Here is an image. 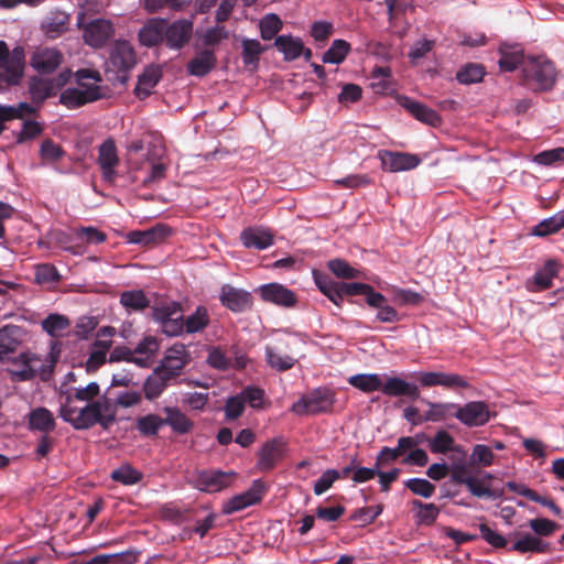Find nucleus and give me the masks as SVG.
<instances>
[{"mask_svg":"<svg viewBox=\"0 0 564 564\" xmlns=\"http://www.w3.org/2000/svg\"><path fill=\"white\" fill-rule=\"evenodd\" d=\"M58 414L62 420L75 430H88L96 424L108 430L116 421L117 405L108 397L86 403L83 408L72 405V399L65 398L61 403Z\"/></svg>","mask_w":564,"mask_h":564,"instance_id":"f257e3e1","label":"nucleus"},{"mask_svg":"<svg viewBox=\"0 0 564 564\" xmlns=\"http://www.w3.org/2000/svg\"><path fill=\"white\" fill-rule=\"evenodd\" d=\"M137 65V54L132 44L127 40H116L109 48L106 62V75L112 84L126 86L130 73Z\"/></svg>","mask_w":564,"mask_h":564,"instance_id":"f03ea898","label":"nucleus"},{"mask_svg":"<svg viewBox=\"0 0 564 564\" xmlns=\"http://www.w3.org/2000/svg\"><path fill=\"white\" fill-rule=\"evenodd\" d=\"M76 77L77 86L64 89L59 96V102L63 106L68 109H75L104 97L99 85L85 82L88 78L101 82V76L97 70L79 69L76 73Z\"/></svg>","mask_w":564,"mask_h":564,"instance_id":"7ed1b4c3","label":"nucleus"},{"mask_svg":"<svg viewBox=\"0 0 564 564\" xmlns=\"http://www.w3.org/2000/svg\"><path fill=\"white\" fill-rule=\"evenodd\" d=\"M302 344L303 340L299 336L291 335L267 345L264 348L265 362L278 372L292 369L302 357L297 355L299 346Z\"/></svg>","mask_w":564,"mask_h":564,"instance_id":"20e7f679","label":"nucleus"},{"mask_svg":"<svg viewBox=\"0 0 564 564\" xmlns=\"http://www.w3.org/2000/svg\"><path fill=\"white\" fill-rule=\"evenodd\" d=\"M25 53L22 46L9 50L4 41H0V90L20 83L24 74Z\"/></svg>","mask_w":564,"mask_h":564,"instance_id":"39448f33","label":"nucleus"},{"mask_svg":"<svg viewBox=\"0 0 564 564\" xmlns=\"http://www.w3.org/2000/svg\"><path fill=\"white\" fill-rule=\"evenodd\" d=\"M522 73L525 85L535 90H547L555 84L556 72L551 61L530 57L525 61Z\"/></svg>","mask_w":564,"mask_h":564,"instance_id":"423d86ee","label":"nucleus"},{"mask_svg":"<svg viewBox=\"0 0 564 564\" xmlns=\"http://www.w3.org/2000/svg\"><path fill=\"white\" fill-rule=\"evenodd\" d=\"M335 403V393L326 387H318L292 404L296 415H316L329 412Z\"/></svg>","mask_w":564,"mask_h":564,"instance_id":"0eeeda50","label":"nucleus"},{"mask_svg":"<svg viewBox=\"0 0 564 564\" xmlns=\"http://www.w3.org/2000/svg\"><path fill=\"white\" fill-rule=\"evenodd\" d=\"M234 476L235 473H226L220 469H203L193 473L189 482L199 491L215 494L228 488Z\"/></svg>","mask_w":564,"mask_h":564,"instance_id":"6e6552de","label":"nucleus"},{"mask_svg":"<svg viewBox=\"0 0 564 564\" xmlns=\"http://www.w3.org/2000/svg\"><path fill=\"white\" fill-rule=\"evenodd\" d=\"M153 317L166 336L176 337L184 333V317L180 304L172 303L155 307Z\"/></svg>","mask_w":564,"mask_h":564,"instance_id":"1a4fd4ad","label":"nucleus"},{"mask_svg":"<svg viewBox=\"0 0 564 564\" xmlns=\"http://www.w3.org/2000/svg\"><path fill=\"white\" fill-rule=\"evenodd\" d=\"M453 416L467 427H480L490 421L491 413L486 402L469 401L464 405L457 404Z\"/></svg>","mask_w":564,"mask_h":564,"instance_id":"9d476101","label":"nucleus"},{"mask_svg":"<svg viewBox=\"0 0 564 564\" xmlns=\"http://www.w3.org/2000/svg\"><path fill=\"white\" fill-rule=\"evenodd\" d=\"M268 490L267 485L261 479L252 481L251 486L243 492L238 494L227 500L223 506L224 514H232L250 506L260 502Z\"/></svg>","mask_w":564,"mask_h":564,"instance_id":"9b49d317","label":"nucleus"},{"mask_svg":"<svg viewBox=\"0 0 564 564\" xmlns=\"http://www.w3.org/2000/svg\"><path fill=\"white\" fill-rule=\"evenodd\" d=\"M419 383L423 388H432V387H443L446 389L469 388L468 380L452 372H441V371H419L414 373Z\"/></svg>","mask_w":564,"mask_h":564,"instance_id":"f8f14e48","label":"nucleus"},{"mask_svg":"<svg viewBox=\"0 0 564 564\" xmlns=\"http://www.w3.org/2000/svg\"><path fill=\"white\" fill-rule=\"evenodd\" d=\"M115 35V25L108 19H94L83 26L84 42L94 47L101 48Z\"/></svg>","mask_w":564,"mask_h":564,"instance_id":"ddd939ff","label":"nucleus"},{"mask_svg":"<svg viewBox=\"0 0 564 564\" xmlns=\"http://www.w3.org/2000/svg\"><path fill=\"white\" fill-rule=\"evenodd\" d=\"M194 22L192 18L175 20L172 23L165 21L164 43L170 50H181L192 39Z\"/></svg>","mask_w":564,"mask_h":564,"instance_id":"4468645a","label":"nucleus"},{"mask_svg":"<svg viewBox=\"0 0 564 564\" xmlns=\"http://www.w3.org/2000/svg\"><path fill=\"white\" fill-rule=\"evenodd\" d=\"M286 442L282 436L267 441L258 452L257 468L267 473L272 470L284 457Z\"/></svg>","mask_w":564,"mask_h":564,"instance_id":"2eb2a0df","label":"nucleus"},{"mask_svg":"<svg viewBox=\"0 0 564 564\" xmlns=\"http://www.w3.org/2000/svg\"><path fill=\"white\" fill-rule=\"evenodd\" d=\"M97 163L100 166L102 180L113 184L117 177L116 167L119 164V158L116 143L111 138H108L98 147Z\"/></svg>","mask_w":564,"mask_h":564,"instance_id":"dca6fc26","label":"nucleus"},{"mask_svg":"<svg viewBox=\"0 0 564 564\" xmlns=\"http://www.w3.org/2000/svg\"><path fill=\"white\" fill-rule=\"evenodd\" d=\"M220 303L234 313H242L251 308L253 300L250 292L225 284L219 293Z\"/></svg>","mask_w":564,"mask_h":564,"instance_id":"f3484780","label":"nucleus"},{"mask_svg":"<svg viewBox=\"0 0 564 564\" xmlns=\"http://www.w3.org/2000/svg\"><path fill=\"white\" fill-rule=\"evenodd\" d=\"M380 159L382 167L391 173L413 170L422 162L419 155L408 152L384 151Z\"/></svg>","mask_w":564,"mask_h":564,"instance_id":"a211bd4d","label":"nucleus"},{"mask_svg":"<svg viewBox=\"0 0 564 564\" xmlns=\"http://www.w3.org/2000/svg\"><path fill=\"white\" fill-rule=\"evenodd\" d=\"M161 148L156 144H150L147 152V161L150 162L151 169L149 173L140 180L138 175H132L133 183L139 182L142 187H150L152 184L161 182L165 177L166 165L160 162Z\"/></svg>","mask_w":564,"mask_h":564,"instance_id":"6ab92c4d","label":"nucleus"},{"mask_svg":"<svg viewBox=\"0 0 564 564\" xmlns=\"http://www.w3.org/2000/svg\"><path fill=\"white\" fill-rule=\"evenodd\" d=\"M62 62V52L54 47H39L30 58V65L40 74L53 73Z\"/></svg>","mask_w":564,"mask_h":564,"instance_id":"aec40b11","label":"nucleus"},{"mask_svg":"<svg viewBox=\"0 0 564 564\" xmlns=\"http://www.w3.org/2000/svg\"><path fill=\"white\" fill-rule=\"evenodd\" d=\"M189 360L188 351L183 344H175L167 349L161 365L158 367L173 380L181 373Z\"/></svg>","mask_w":564,"mask_h":564,"instance_id":"412c9836","label":"nucleus"},{"mask_svg":"<svg viewBox=\"0 0 564 564\" xmlns=\"http://www.w3.org/2000/svg\"><path fill=\"white\" fill-rule=\"evenodd\" d=\"M399 104L416 120L431 127H437L442 121L440 115L434 109L408 96L400 97Z\"/></svg>","mask_w":564,"mask_h":564,"instance_id":"4be33fe9","label":"nucleus"},{"mask_svg":"<svg viewBox=\"0 0 564 564\" xmlns=\"http://www.w3.org/2000/svg\"><path fill=\"white\" fill-rule=\"evenodd\" d=\"M260 296L263 301L275 305L292 307L296 303L294 292L279 283H268L260 288Z\"/></svg>","mask_w":564,"mask_h":564,"instance_id":"5701e85b","label":"nucleus"},{"mask_svg":"<svg viewBox=\"0 0 564 564\" xmlns=\"http://www.w3.org/2000/svg\"><path fill=\"white\" fill-rule=\"evenodd\" d=\"M163 76V68L159 64L147 65L142 73L138 76V83L134 87V94L138 98L149 97L154 87L159 84Z\"/></svg>","mask_w":564,"mask_h":564,"instance_id":"b1692460","label":"nucleus"},{"mask_svg":"<svg viewBox=\"0 0 564 564\" xmlns=\"http://www.w3.org/2000/svg\"><path fill=\"white\" fill-rule=\"evenodd\" d=\"M381 392L390 398L406 397L411 400L420 398L419 386L400 377H389L381 386Z\"/></svg>","mask_w":564,"mask_h":564,"instance_id":"393cba45","label":"nucleus"},{"mask_svg":"<svg viewBox=\"0 0 564 564\" xmlns=\"http://www.w3.org/2000/svg\"><path fill=\"white\" fill-rule=\"evenodd\" d=\"M26 419L28 429L32 432H40L42 435H48L56 427L54 414L44 406L32 409Z\"/></svg>","mask_w":564,"mask_h":564,"instance_id":"a878e982","label":"nucleus"},{"mask_svg":"<svg viewBox=\"0 0 564 564\" xmlns=\"http://www.w3.org/2000/svg\"><path fill=\"white\" fill-rule=\"evenodd\" d=\"M165 20L151 19L138 33L139 42L142 46L153 47L164 43Z\"/></svg>","mask_w":564,"mask_h":564,"instance_id":"bb28decb","label":"nucleus"},{"mask_svg":"<svg viewBox=\"0 0 564 564\" xmlns=\"http://www.w3.org/2000/svg\"><path fill=\"white\" fill-rule=\"evenodd\" d=\"M240 240L246 248L264 250L273 245V235L262 227H249L241 231Z\"/></svg>","mask_w":564,"mask_h":564,"instance_id":"cd10ccee","label":"nucleus"},{"mask_svg":"<svg viewBox=\"0 0 564 564\" xmlns=\"http://www.w3.org/2000/svg\"><path fill=\"white\" fill-rule=\"evenodd\" d=\"M69 14L64 11H51L41 22V30L45 36L56 39L68 30Z\"/></svg>","mask_w":564,"mask_h":564,"instance_id":"c85d7f7f","label":"nucleus"},{"mask_svg":"<svg viewBox=\"0 0 564 564\" xmlns=\"http://www.w3.org/2000/svg\"><path fill=\"white\" fill-rule=\"evenodd\" d=\"M368 306L376 308V321L380 323H398L401 318L397 310L388 304L386 296L377 292L371 293L370 297L365 299Z\"/></svg>","mask_w":564,"mask_h":564,"instance_id":"c756f323","label":"nucleus"},{"mask_svg":"<svg viewBox=\"0 0 564 564\" xmlns=\"http://www.w3.org/2000/svg\"><path fill=\"white\" fill-rule=\"evenodd\" d=\"M217 64V57L213 50H203L187 63V73L192 76L204 77L209 74Z\"/></svg>","mask_w":564,"mask_h":564,"instance_id":"7c9ffc66","label":"nucleus"},{"mask_svg":"<svg viewBox=\"0 0 564 564\" xmlns=\"http://www.w3.org/2000/svg\"><path fill=\"white\" fill-rule=\"evenodd\" d=\"M170 232L171 229L169 227L160 225L143 231H131L129 234V241L131 243L148 247L164 240L170 235Z\"/></svg>","mask_w":564,"mask_h":564,"instance_id":"2f4dec72","label":"nucleus"},{"mask_svg":"<svg viewBox=\"0 0 564 564\" xmlns=\"http://www.w3.org/2000/svg\"><path fill=\"white\" fill-rule=\"evenodd\" d=\"M21 328L6 325L0 329V360L9 358L21 344Z\"/></svg>","mask_w":564,"mask_h":564,"instance_id":"473e14b6","label":"nucleus"},{"mask_svg":"<svg viewBox=\"0 0 564 564\" xmlns=\"http://www.w3.org/2000/svg\"><path fill=\"white\" fill-rule=\"evenodd\" d=\"M173 379L166 375L165 371L158 367L147 378L143 384L144 395L148 400H154L159 398L163 391L167 388Z\"/></svg>","mask_w":564,"mask_h":564,"instance_id":"72a5a7b5","label":"nucleus"},{"mask_svg":"<svg viewBox=\"0 0 564 564\" xmlns=\"http://www.w3.org/2000/svg\"><path fill=\"white\" fill-rule=\"evenodd\" d=\"M58 90L55 79L33 77L29 84V93L33 102L40 104L54 96Z\"/></svg>","mask_w":564,"mask_h":564,"instance_id":"f704fd0d","label":"nucleus"},{"mask_svg":"<svg viewBox=\"0 0 564 564\" xmlns=\"http://www.w3.org/2000/svg\"><path fill=\"white\" fill-rule=\"evenodd\" d=\"M164 425H169L176 434L184 435L192 431L194 423L178 408H164Z\"/></svg>","mask_w":564,"mask_h":564,"instance_id":"c9c22d12","label":"nucleus"},{"mask_svg":"<svg viewBox=\"0 0 564 564\" xmlns=\"http://www.w3.org/2000/svg\"><path fill=\"white\" fill-rule=\"evenodd\" d=\"M273 45L283 54L284 61L291 62L299 58L304 52V44L300 37L292 35H279Z\"/></svg>","mask_w":564,"mask_h":564,"instance_id":"e433bc0d","label":"nucleus"},{"mask_svg":"<svg viewBox=\"0 0 564 564\" xmlns=\"http://www.w3.org/2000/svg\"><path fill=\"white\" fill-rule=\"evenodd\" d=\"M158 350L159 343L156 338L153 336L144 337L133 349V354L135 356V358H133V364L142 368L150 367Z\"/></svg>","mask_w":564,"mask_h":564,"instance_id":"4c0bfd02","label":"nucleus"},{"mask_svg":"<svg viewBox=\"0 0 564 564\" xmlns=\"http://www.w3.org/2000/svg\"><path fill=\"white\" fill-rule=\"evenodd\" d=\"M550 550V543L543 541L541 538L524 533L511 545L510 551L519 553H546Z\"/></svg>","mask_w":564,"mask_h":564,"instance_id":"58836bf2","label":"nucleus"},{"mask_svg":"<svg viewBox=\"0 0 564 564\" xmlns=\"http://www.w3.org/2000/svg\"><path fill=\"white\" fill-rule=\"evenodd\" d=\"M561 263L557 260L550 259L544 265L536 270L533 275V282L539 290H546L552 286L553 279L558 274Z\"/></svg>","mask_w":564,"mask_h":564,"instance_id":"ea45409f","label":"nucleus"},{"mask_svg":"<svg viewBox=\"0 0 564 564\" xmlns=\"http://www.w3.org/2000/svg\"><path fill=\"white\" fill-rule=\"evenodd\" d=\"M349 384L365 392L371 393L381 390L382 379L379 373H358L349 377Z\"/></svg>","mask_w":564,"mask_h":564,"instance_id":"a19ab883","label":"nucleus"},{"mask_svg":"<svg viewBox=\"0 0 564 564\" xmlns=\"http://www.w3.org/2000/svg\"><path fill=\"white\" fill-rule=\"evenodd\" d=\"M564 228V209L555 213L549 218L541 220L532 228V235L546 237Z\"/></svg>","mask_w":564,"mask_h":564,"instance_id":"79ce46f5","label":"nucleus"},{"mask_svg":"<svg viewBox=\"0 0 564 564\" xmlns=\"http://www.w3.org/2000/svg\"><path fill=\"white\" fill-rule=\"evenodd\" d=\"M120 304L128 312H139L149 307L150 300L142 290H131L120 294Z\"/></svg>","mask_w":564,"mask_h":564,"instance_id":"37998d69","label":"nucleus"},{"mask_svg":"<svg viewBox=\"0 0 564 564\" xmlns=\"http://www.w3.org/2000/svg\"><path fill=\"white\" fill-rule=\"evenodd\" d=\"M208 311L205 306L199 305L184 319V333L195 334L202 332L208 326Z\"/></svg>","mask_w":564,"mask_h":564,"instance_id":"c03bdc74","label":"nucleus"},{"mask_svg":"<svg viewBox=\"0 0 564 564\" xmlns=\"http://www.w3.org/2000/svg\"><path fill=\"white\" fill-rule=\"evenodd\" d=\"M459 444L455 443L454 437L445 430L437 431L429 440V448L433 454H448L455 451Z\"/></svg>","mask_w":564,"mask_h":564,"instance_id":"a18cd8bd","label":"nucleus"},{"mask_svg":"<svg viewBox=\"0 0 564 564\" xmlns=\"http://www.w3.org/2000/svg\"><path fill=\"white\" fill-rule=\"evenodd\" d=\"M110 478L124 486H133L142 480L143 474L130 464H122L111 471Z\"/></svg>","mask_w":564,"mask_h":564,"instance_id":"49530a36","label":"nucleus"},{"mask_svg":"<svg viewBox=\"0 0 564 564\" xmlns=\"http://www.w3.org/2000/svg\"><path fill=\"white\" fill-rule=\"evenodd\" d=\"M69 324V319L65 315L57 313L50 314L41 323L43 330L54 338L63 336Z\"/></svg>","mask_w":564,"mask_h":564,"instance_id":"de8ad7c7","label":"nucleus"},{"mask_svg":"<svg viewBox=\"0 0 564 564\" xmlns=\"http://www.w3.org/2000/svg\"><path fill=\"white\" fill-rule=\"evenodd\" d=\"M350 51V44L345 40H335L330 47L323 54V63L340 64Z\"/></svg>","mask_w":564,"mask_h":564,"instance_id":"09e8293b","label":"nucleus"},{"mask_svg":"<svg viewBox=\"0 0 564 564\" xmlns=\"http://www.w3.org/2000/svg\"><path fill=\"white\" fill-rule=\"evenodd\" d=\"M164 426V419L158 414H147L137 420V430L143 436H155Z\"/></svg>","mask_w":564,"mask_h":564,"instance_id":"8fccbe9b","label":"nucleus"},{"mask_svg":"<svg viewBox=\"0 0 564 564\" xmlns=\"http://www.w3.org/2000/svg\"><path fill=\"white\" fill-rule=\"evenodd\" d=\"M485 74L486 70L482 65L469 63L457 72L456 79L465 85L476 84L482 80Z\"/></svg>","mask_w":564,"mask_h":564,"instance_id":"3c124183","label":"nucleus"},{"mask_svg":"<svg viewBox=\"0 0 564 564\" xmlns=\"http://www.w3.org/2000/svg\"><path fill=\"white\" fill-rule=\"evenodd\" d=\"M259 28L261 37L269 41L282 29V20L275 13H268L260 20Z\"/></svg>","mask_w":564,"mask_h":564,"instance_id":"603ef678","label":"nucleus"},{"mask_svg":"<svg viewBox=\"0 0 564 564\" xmlns=\"http://www.w3.org/2000/svg\"><path fill=\"white\" fill-rule=\"evenodd\" d=\"M429 411L424 414L425 422H438L447 416H453L457 403H433L429 402Z\"/></svg>","mask_w":564,"mask_h":564,"instance_id":"864d4df0","label":"nucleus"},{"mask_svg":"<svg viewBox=\"0 0 564 564\" xmlns=\"http://www.w3.org/2000/svg\"><path fill=\"white\" fill-rule=\"evenodd\" d=\"M316 285L319 291L326 295L336 306L341 307L343 295L339 290V282L332 281L327 278H316Z\"/></svg>","mask_w":564,"mask_h":564,"instance_id":"5fc2aeb1","label":"nucleus"},{"mask_svg":"<svg viewBox=\"0 0 564 564\" xmlns=\"http://www.w3.org/2000/svg\"><path fill=\"white\" fill-rule=\"evenodd\" d=\"M23 111L31 112L33 108L26 102H20L18 106L0 105V133L6 129V122L21 118Z\"/></svg>","mask_w":564,"mask_h":564,"instance_id":"6e6d98bb","label":"nucleus"},{"mask_svg":"<svg viewBox=\"0 0 564 564\" xmlns=\"http://www.w3.org/2000/svg\"><path fill=\"white\" fill-rule=\"evenodd\" d=\"M100 388L97 382H90L86 387L75 388L74 392L67 391L65 398L72 399V405H74L75 401H82L89 403L95 401V398L99 395Z\"/></svg>","mask_w":564,"mask_h":564,"instance_id":"4d7b16f0","label":"nucleus"},{"mask_svg":"<svg viewBox=\"0 0 564 564\" xmlns=\"http://www.w3.org/2000/svg\"><path fill=\"white\" fill-rule=\"evenodd\" d=\"M264 47L256 39L242 40V61L245 65L258 64L260 54Z\"/></svg>","mask_w":564,"mask_h":564,"instance_id":"13d9d810","label":"nucleus"},{"mask_svg":"<svg viewBox=\"0 0 564 564\" xmlns=\"http://www.w3.org/2000/svg\"><path fill=\"white\" fill-rule=\"evenodd\" d=\"M327 268L340 279H356L360 276V271L352 268L346 260L332 259L327 263Z\"/></svg>","mask_w":564,"mask_h":564,"instance_id":"bf43d9fd","label":"nucleus"},{"mask_svg":"<svg viewBox=\"0 0 564 564\" xmlns=\"http://www.w3.org/2000/svg\"><path fill=\"white\" fill-rule=\"evenodd\" d=\"M412 505L414 508L420 509L416 514L420 523L430 525L436 521L440 514V508L436 505L423 503L420 500H413Z\"/></svg>","mask_w":564,"mask_h":564,"instance_id":"052dcab7","label":"nucleus"},{"mask_svg":"<svg viewBox=\"0 0 564 564\" xmlns=\"http://www.w3.org/2000/svg\"><path fill=\"white\" fill-rule=\"evenodd\" d=\"M495 459V453L492 448L485 444H476L473 447L470 460L473 464L488 467L491 466Z\"/></svg>","mask_w":564,"mask_h":564,"instance_id":"680f3d73","label":"nucleus"},{"mask_svg":"<svg viewBox=\"0 0 564 564\" xmlns=\"http://www.w3.org/2000/svg\"><path fill=\"white\" fill-rule=\"evenodd\" d=\"M74 235L77 239L90 245L102 243L107 239L105 232L93 226L75 228Z\"/></svg>","mask_w":564,"mask_h":564,"instance_id":"e2e57ef3","label":"nucleus"},{"mask_svg":"<svg viewBox=\"0 0 564 564\" xmlns=\"http://www.w3.org/2000/svg\"><path fill=\"white\" fill-rule=\"evenodd\" d=\"M393 300L397 304L405 306V305H419L424 302V295L409 290L394 288L393 289Z\"/></svg>","mask_w":564,"mask_h":564,"instance_id":"0e129e2a","label":"nucleus"},{"mask_svg":"<svg viewBox=\"0 0 564 564\" xmlns=\"http://www.w3.org/2000/svg\"><path fill=\"white\" fill-rule=\"evenodd\" d=\"M240 395L243 398L245 403L254 410H259L262 408L264 402L265 392L263 389L256 386H247L240 392Z\"/></svg>","mask_w":564,"mask_h":564,"instance_id":"69168bd1","label":"nucleus"},{"mask_svg":"<svg viewBox=\"0 0 564 564\" xmlns=\"http://www.w3.org/2000/svg\"><path fill=\"white\" fill-rule=\"evenodd\" d=\"M404 486L414 495L423 498H431L435 491V486L424 478H410L404 482Z\"/></svg>","mask_w":564,"mask_h":564,"instance_id":"338daca9","label":"nucleus"},{"mask_svg":"<svg viewBox=\"0 0 564 564\" xmlns=\"http://www.w3.org/2000/svg\"><path fill=\"white\" fill-rule=\"evenodd\" d=\"M529 527L534 532V535L539 538L550 536L558 529V524L555 521L546 518L531 519Z\"/></svg>","mask_w":564,"mask_h":564,"instance_id":"774afa93","label":"nucleus"}]
</instances>
